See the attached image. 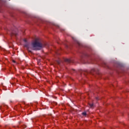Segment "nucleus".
<instances>
[{
	"mask_svg": "<svg viewBox=\"0 0 129 129\" xmlns=\"http://www.w3.org/2000/svg\"><path fill=\"white\" fill-rule=\"evenodd\" d=\"M24 41L26 43L24 45L25 47L27 48V51H28L29 53H32V50H30V49L38 50H41V49L43 48V44L38 41H35V42H33L31 44L32 46H31L30 43L27 42V39H24Z\"/></svg>",
	"mask_w": 129,
	"mask_h": 129,
	"instance_id": "1",
	"label": "nucleus"
},
{
	"mask_svg": "<svg viewBox=\"0 0 129 129\" xmlns=\"http://www.w3.org/2000/svg\"><path fill=\"white\" fill-rule=\"evenodd\" d=\"M18 36V33L15 31H13L11 33V36Z\"/></svg>",
	"mask_w": 129,
	"mask_h": 129,
	"instance_id": "2",
	"label": "nucleus"
},
{
	"mask_svg": "<svg viewBox=\"0 0 129 129\" xmlns=\"http://www.w3.org/2000/svg\"><path fill=\"white\" fill-rule=\"evenodd\" d=\"M64 60L66 62H68V63H71V62H72V60H71V59L68 58Z\"/></svg>",
	"mask_w": 129,
	"mask_h": 129,
	"instance_id": "3",
	"label": "nucleus"
},
{
	"mask_svg": "<svg viewBox=\"0 0 129 129\" xmlns=\"http://www.w3.org/2000/svg\"><path fill=\"white\" fill-rule=\"evenodd\" d=\"M82 114H83V115H84L85 116H86V112H83Z\"/></svg>",
	"mask_w": 129,
	"mask_h": 129,
	"instance_id": "4",
	"label": "nucleus"
},
{
	"mask_svg": "<svg viewBox=\"0 0 129 129\" xmlns=\"http://www.w3.org/2000/svg\"><path fill=\"white\" fill-rule=\"evenodd\" d=\"M90 107H93V104H89Z\"/></svg>",
	"mask_w": 129,
	"mask_h": 129,
	"instance_id": "5",
	"label": "nucleus"
},
{
	"mask_svg": "<svg viewBox=\"0 0 129 129\" xmlns=\"http://www.w3.org/2000/svg\"><path fill=\"white\" fill-rule=\"evenodd\" d=\"M96 99H97V100H98L99 99L98 97H96Z\"/></svg>",
	"mask_w": 129,
	"mask_h": 129,
	"instance_id": "6",
	"label": "nucleus"
},
{
	"mask_svg": "<svg viewBox=\"0 0 129 129\" xmlns=\"http://www.w3.org/2000/svg\"><path fill=\"white\" fill-rule=\"evenodd\" d=\"M2 108V106H0V109H1Z\"/></svg>",
	"mask_w": 129,
	"mask_h": 129,
	"instance_id": "7",
	"label": "nucleus"
},
{
	"mask_svg": "<svg viewBox=\"0 0 129 129\" xmlns=\"http://www.w3.org/2000/svg\"><path fill=\"white\" fill-rule=\"evenodd\" d=\"M58 64H60V61H58Z\"/></svg>",
	"mask_w": 129,
	"mask_h": 129,
	"instance_id": "8",
	"label": "nucleus"
},
{
	"mask_svg": "<svg viewBox=\"0 0 129 129\" xmlns=\"http://www.w3.org/2000/svg\"><path fill=\"white\" fill-rule=\"evenodd\" d=\"M93 71H95V70H93Z\"/></svg>",
	"mask_w": 129,
	"mask_h": 129,
	"instance_id": "9",
	"label": "nucleus"
}]
</instances>
